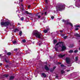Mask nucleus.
Listing matches in <instances>:
<instances>
[{
    "label": "nucleus",
    "mask_w": 80,
    "mask_h": 80,
    "mask_svg": "<svg viewBox=\"0 0 80 80\" xmlns=\"http://www.w3.org/2000/svg\"><path fill=\"white\" fill-rule=\"evenodd\" d=\"M22 31H20L19 33V34L20 35V37L22 36Z\"/></svg>",
    "instance_id": "23"
},
{
    "label": "nucleus",
    "mask_w": 80,
    "mask_h": 80,
    "mask_svg": "<svg viewBox=\"0 0 80 80\" xmlns=\"http://www.w3.org/2000/svg\"><path fill=\"white\" fill-rule=\"evenodd\" d=\"M38 42V43H39V46H40V45H42V41H38V40H37Z\"/></svg>",
    "instance_id": "10"
},
{
    "label": "nucleus",
    "mask_w": 80,
    "mask_h": 80,
    "mask_svg": "<svg viewBox=\"0 0 80 80\" xmlns=\"http://www.w3.org/2000/svg\"><path fill=\"white\" fill-rule=\"evenodd\" d=\"M4 76H5V77H8V74H5L4 75Z\"/></svg>",
    "instance_id": "34"
},
{
    "label": "nucleus",
    "mask_w": 80,
    "mask_h": 80,
    "mask_svg": "<svg viewBox=\"0 0 80 80\" xmlns=\"http://www.w3.org/2000/svg\"><path fill=\"white\" fill-rule=\"evenodd\" d=\"M30 7H31V6H30V5L28 6V8H30Z\"/></svg>",
    "instance_id": "46"
},
{
    "label": "nucleus",
    "mask_w": 80,
    "mask_h": 80,
    "mask_svg": "<svg viewBox=\"0 0 80 80\" xmlns=\"http://www.w3.org/2000/svg\"><path fill=\"white\" fill-rule=\"evenodd\" d=\"M16 12H18V11H16Z\"/></svg>",
    "instance_id": "62"
},
{
    "label": "nucleus",
    "mask_w": 80,
    "mask_h": 80,
    "mask_svg": "<svg viewBox=\"0 0 80 80\" xmlns=\"http://www.w3.org/2000/svg\"><path fill=\"white\" fill-rule=\"evenodd\" d=\"M18 50V49H14V51H15L16 52H17Z\"/></svg>",
    "instance_id": "38"
},
{
    "label": "nucleus",
    "mask_w": 80,
    "mask_h": 80,
    "mask_svg": "<svg viewBox=\"0 0 80 80\" xmlns=\"http://www.w3.org/2000/svg\"><path fill=\"white\" fill-rule=\"evenodd\" d=\"M69 53H73V50H70L69 51Z\"/></svg>",
    "instance_id": "26"
},
{
    "label": "nucleus",
    "mask_w": 80,
    "mask_h": 80,
    "mask_svg": "<svg viewBox=\"0 0 80 80\" xmlns=\"http://www.w3.org/2000/svg\"><path fill=\"white\" fill-rule=\"evenodd\" d=\"M66 61L68 64L70 63V58H66Z\"/></svg>",
    "instance_id": "6"
},
{
    "label": "nucleus",
    "mask_w": 80,
    "mask_h": 80,
    "mask_svg": "<svg viewBox=\"0 0 80 80\" xmlns=\"http://www.w3.org/2000/svg\"><path fill=\"white\" fill-rule=\"evenodd\" d=\"M22 10L23 11V8H22Z\"/></svg>",
    "instance_id": "52"
},
{
    "label": "nucleus",
    "mask_w": 80,
    "mask_h": 80,
    "mask_svg": "<svg viewBox=\"0 0 80 80\" xmlns=\"http://www.w3.org/2000/svg\"><path fill=\"white\" fill-rule=\"evenodd\" d=\"M61 66L62 67H64V65L63 64H61Z\"/></svg>",
    "instance_id": "40"
},
{
    "label": "nucleus",
    "mask_w": 80,
    "mask_h": 80,
    "mask_svg": "<svg viewBox=\"0 0 80 80\" xmlns=\"http://www.w3.org/2000/svg\"><path fill=\"white\" fill-rule=\"evenodd\" d=\"M1 56H2V55L1 54H0V57H1Z\"/></svg>",
    "instance_id": "59"
},
{
    "label": "nucleus",
    "mask_w": 80,
    "mask_h": 80,
    "mask_svg": "<svg viewBox=\"0 0 80 80\" xmlns=\"http://www.w3.org/2000/svg\"><path fill=\"white\" fill-rule=\"evenodd\" d=\"M2 20H1V21H2Z\"/></svg>",
    "instance_id": "64"
},
{
    "label": "nucleus",
    "mask_w": 80,
    "mask_h": 80,
    "mask_svg": "<svg viewBox=\"0 0 80 80\" xmlns=\"http://www.w3.org/2000/svg\"><path fill=\"white\" fill-rule=\"evenodd\" d=\"M47 12H45V13H44V15H47Z\"/></svg>",
    "instance_id": "45"
},
{
    "label": "nucleus",
    "mask_w": 80,
    "mask_h": 80,
    "mask_svg": "<svg viewBox=\"0 0 80 80\" xmlns=\"http://www.w3.org/2000/svg\"><path fill=\"white\" fill-rule=\"evenodd\" d=\"M53 42L54 44H55L56 42H57V41L56 39H55L53 40Z\"/></svg>",
    "instance_id": "22"
},
{
    "label": "nucleus",
    "mask_w": 80,
    "mask_h": 80,
    "mask_svg": "<svg viewBox=\"0 0 80 80\" xmlns=\"http://www.w3.org/2000/svg\"><path fill=\"white\" fill-rule=\"evenodd\" d=\"M69 71H70L69 70H67V72H69Z\"/></svg>",
    "instance_id": "53"
},
{
    "label": "nucleus",
    "mask_w": 80,
    "mask_h": 80,
    "mask_svg": "<svg viewBox=\"0 0 80 80\" xmlns=\"http://www.w3.org/2000/svg\"><path fill=\"white\" fill-rule=\"evenodd\" d=\"M18 12V13H20V12Z\"/></svg>",
    "instance_id": "63"
},
{
    "label": "nucleus",
    "mask_w": 80,
    "mask_h": 80,
    "mask_svg": "<svg viewBox=\"0 0 80 80\" xmlns=\"http://www.w3.org/2000/svg\"><path fill=\"white\" fill-rule=\"evenodd\" d=\"M44 14L43 13H42V15H43Z\"/></svg>",
    "instance_id": "56"
},
{
    "label": "nucleus",
    "mask_w": 80,
    "mask_h": 80,
    "mask_svg": "<svg viewBox=\"0 0 80 80\" xmlns=\"http://www.w3.org/2000/svg\"><path fill=\"white\" fill-rule=\"evenodd\" d=\"M70 7H71V8H74L73 6H70L69 7V8H70Z\"/></svg>",
    "instance_id": "41"
},
{
    "label": "nucleus",
    "mask_w": 80,
    "mask_h": 80,
    "mask_svg": "<svg viewBox=\"0 0 80 80\" xmlns=\"http://www.w3.org/2000/svg\"><path fill=\"white\" fill-rule=\"evenodd\" d=\"M1 25L2 27V26L7 27V26H8V25H10L11 26V23H10V22H2L1 23Z\"/></svg>",
    "instance_id": "3"
},
{
    "label": "nucleus",
    "mask_w": 80,
    "mask_h": 80,
    "mask_svg": "<svg viewBox=\"0 0 80 80\" xmlns=\"http://www.w3.org/2000/svg\"><path fill=\"white\" fill-rule=\"evenodd\" d=\"M21 6H22V7H23V4H21Z\"/></svg>",
    "instance_id": "55"
},
{
    "label": "nucleus",
    "mask_w": 80,
    "mask_h": 80,
    "mask_svg": "<svg viewBox=\"0 0 80 80\" xmlns=\"http://www.w3.org/2000/svg\"><path fill=\"white\" fill-rule=\"evenodd\" d=\"M45 69L46 70L48 71L49 70V68H48V67H47V66L46 65L45 67Z\"/></svg>",
    "instance_id": "12"
},
{
    "label": "nucleus",
    "mask_w": 80,
    "mask_h": 80,
    "mask_svg": "<svg viewBox=\"0 0 80 80\" xmlns=\"http://www.w3.org/2000/svg\"><path fill=\"white\" fill-rule=\"evenodd\" d=\"M65 54H63V55H62V54H60L59 55H58L59 57H60V58H63V57H65Z\"/></svg>",
    "instance_id": "8"
},
{
    "label": "nucleus",
    "mask_w": 80,
    "mask_h": 80,
    "mask_svg": "<svg viewBox=\"0 0 80 80\" xmlns=\"http://www.w3.org/2000/svg\"><path fill=\"white\" fill-rule=\"evenodd\" d=\"M50 71H51V72H52V71H53V69H51Z\"/></svg>",
    "instance_id": "48"
},
{
    "label": "nucleus",
    "mask_w": 80,
    "mask_h": 80,
    "mask_svg": "<svg viewBox=\"0 0 80 80\" xmlns=\"http://www.w3.org/2000/svg\"><path fill=\"white\" fill-rule=\"evenodd\" d=\"M1 65H2V63H0V66H1Z\"/></svg>",
    "instance_id": "51"
},
{
    "label": "nucleus",
    "mask_w": 80,
    "mask_h": 80,
    "mask_svg": "<svg viewBox=\"0 0 80 80\" xmlns=\"http://www.w3.org/2000/svg\"><path fill=\"white\" fill-rule=\"evenodd\" d=\"M18 25H20V23H18Z\"/></svg>",
    "instance_id": "58"
},
{
    "label": "nucleus",
    "mask_w": 80,
    "mask_h": 80,
    "mask_svg": "<svg viewBox=\"0 0 80 80\" xmlns=\"http://www.w3.org/2000/svg\"><path fill=\"white\" fill-rule=\"evenodd\" d=\"M69 47H70V48H72V47H73V46H69Z\"/></svg>",
    "instance_id": "50"
},
{
    "label": "nucleus",
    "mask_w": 80,
    "mask_h": 80,
    "mask_svg": "<svg viewBox=\"0 0 80 80\" xmlns=\"http://www.w3.org/2000/svg\"><path fill=\"white\" fill-rule=\"evenodd\" d=\"M58 64H62V63H61V62H58Z\"/></svg>",
    "instance_id": "49"
},
{
    "label": "nucleus",
    "mask_w": 80,
    "mask_h": 80,
    "mask_svg": "<svg viewBox=\"0 0 80 80\" xmlns=\"http://www.w3.org/2000/svg\"><path fill=\"white\" fill-rule=\"evenodd\" d=\"M42 77H44L45 78L47 77V75L45 74V73H42L41 74Z\"/></svg>",
    "instance_id": "11"
},
{
    "label": "nucleus",
    "mask_w": 80,
    "mask_h": 80,
    "mask_svg": "<svg viewBox=\"0 0 80 80\" xmlns=\"http://www.w3.org/2000/svg\"><path fill=\"white\" fill-rule=\"evenodd\" d=\"M32 36H35L36 38H41L42 35L40 32H38L37 31L34 30L32 32Z\"/></svg>",
    "instance_id": "2"
},
{
    "label": "nucleus",
    "mask_w": 80,
    "mask_h": 80,
    "mask_svg": "<svg viewBox=\"0 0 80 80\" xmlns=\"http://www.w3.org/2000/svg\"><path fill=\"white\" fill-rule=\"evenodd\" d=\"M13 78H14V77L13 76H11L10 77V80H13Z\"/></svg>",
    "instance_id": "19"
},
{
    "label": "nucleus",
    "mask_w": 80,
    "mask_h": 80,
    "mask_svg": "<svg viewBox=\"0 0 80 80\" xmlns=\"http://www.w3.org/2000/svg\"><path fill=\"white\" fill-rule=\"evenodd\" d=\"M62 22H64L65 24L66 25H71L72 27H73V24H72V23L69 22V20L68 19V20H65L64 19H63Z\"/></svg>",
    "instance_id": "4"
},
{
    "label": "nucleus",
    "mask_w": 80,
    "mask_h": 80,
    "mask_svg": "<svg viewBox=\"0 0 80 80\" xmlns=\"http://www.w3.org/2000/svg\"><path fill=\"white\" fill-rule=\"evenodd\" d=\"M34 20H35V21H36V20H38V18H37L36 17L34 18Z\"/></svg>",
    "instance_id": "29"
},
{
    "label": "nucleus",
    "mask_w": 80,
    "mask_h": 80,
    "mask_svg": "<svg viewBox=\"0 0 80 80\" xmlns=\"http://www.w3.org/2000/svg\"><path fill=\"white\" fill-rule=\"evenodd\" d=\"M38 13L36 14V17H38V18H40L41 17V16L40 15H38Z\"/></svg>",
    "instance_id": "17"
},
{
    "label": "nucleus",
    "mask_w": 80,
    "mask_h": 80,
    "mask_svg": "<svg viewBox=\"0 0 80 80\" xmlns=\"http://www.w3.org/2000/svg\"><path fill=\"white\" fill-rule=\"evenodd\" d=\"M19 2H23V0H19Z\"/></svg>",
    "instance_id": "43"
},
{
    "label": "nucleus",
    "mask_w": 80,
    "mask_h": 80,
    "mask_svg": "<svg viewBox=\"0 0 80 80\" xmlns=\"http://www.w3.org/2000/svg\"><path fill=\"white\" fill-rule=\"evenodd\" d=\"M31 20H33V19L32 18H31Z\"/></svg>",
    "instance_id": "54"
},
{
    "label": "nucleus",
    "mask_w": 80,
    "mask_h": 80,
    "mask_svg": "<svg viewBox=\"0 0 80 80\" xmlns=\"http://www.w3.org/2000/svg\"><path fill=\"white\" fill-rule=\"evenodd\" d=\"M51 18L52 19H53V18H54V17L53 16H52L51 17Z\"/></svg>",
    "instance_id": "42"
},
{
    "label": "nucleus",
    "mask_w": 80,
    "mask_h": 80,
    "mask_svg": "<svg viewBox=\"0 0 80 80\" xmlns=\"http://www.w3.org/2000/svg\"><path fill=\"white\" fill-rule=\"evenodd\" d=\"M67 38V36H65L63 37V38H64V39H65Z\"/></svg>",
    "instance_id": "37"
},
{
    "label": "nucleus",
    "mask_w": 80,
    "mask_h": 80,
    "mask_svg": "<svg viewBox=\"0 0 80 80\" xmlns=\"http://www.w3.org/2000/svg\"><path fill=\"white\" fill-rule=\"evenodd\" d=\"M65 5L61 2H58L57 4V5L56 7L57 11H62L63 10H65Z\"/></svg>",
    "instance_id": "1"
},
{
    "label": "nucleus",
    "mask_w": 80,
    "mask_h": 80,
    "mask_svg": "<svg viewBox=\"0 0 80 80\" xmlns=\"http://www.w3.org/2000/svg\"><path fill=\"white\" fill-rule=\"evenodd\" d=\"M75 61L77 62V61H78V57H75Z\"/></svg>",
    "instance_id": "24"
},
{
    "label": "nucleus",
    "mask_w": 80,
    "mask_h": 80,
    "mask_svg": "<svg viewBox=\"0 0 80 80\" xmlns=\"http://www.w3.org/2000/svg\"><path fill=\"white\" fill-rule=\"evenodd\" d=\"M26 54H27V53H29L30 52V50H28V51L27 50L26 51Z\"/></svg>",
    "instance_id": "14"
},
{
    "label": "nucleus",
    "mask_w": 80,
    "mask_h": 80,
    "mask_svg": "<svg viewBox=\"0 0 80 80\" xmlns=\"http://www.w3.org/2000/svg\"><path fill=\"white\" fill-rule=\"evenodd\" d=\"M1 59H2V60H3V58H1Z\"/></svg>",
    "instance_id": "60"
},
{
    "label": "nucleus",
    "mask_w": 80,
    "mask_h": 80,
    "mask_svg": "<svg viewBox=\"0 0 80 80\" xmlns=\"http://www.w3.org/2000/svg\"><path fill=\"white\" fill-rule=\"evenodd\" d=\"M22 42H23V43H25V42H26V40H25V39H23V40H22Z\"/></svg>",
    "instance_id": "28"
},
{
    "label": "nucleus",
    "mask_w": 80,
    "mask_h": 80,
    "mask_svg": "<svg viewBox=\"0 0 80 80\" xmlns=\"http://www.w3.org/2000/svg\"><path fill=\"white\" fill-rule=\"evenodd\" d=\"M55 68H56V67L55 66L53 68V70H55Z\"/></svg>",
    "instance_id": "44"
},
{
    "label": "nucleus",
    "mask_w": 80,
    "mask_h": 80,
    "mask_svg": "<svg viewBox=\"0 0 80 80\" xmlns=\"http://www.w3.org/2000/svg\"><path fill=\"white\" fill-rule=\"evenodd\" d=\"M34 43H35V42H32V43H33V44H34Z\"/></svg>",
    "instance_id": "57"
},
{
    "label": "nucleus",
    "mask_w": 80,
    "mask_h": 80,
    "mask_svg": "<svg viewBox=\"0 0 80 80\" xmlns=\"http://www.w3.org/2000/svg\"><path fill=\"white\" fill-rule=\"evenodd\" d=\"M60 32L62 33L63 32V30L60 31Z\"/></svg>",
    "instance_id": "47"
},
{
    "label": "nucleus",
    "mask_w": 80,
    "mask_h": 80,
    "mask_svg": "<svg viewBox=\"0 0 80 80\" xmlns=\"http://www.w3.org/2000/svg\"><path fill=\"white\" fill-rule=\"evenodd\" d=\"M74 27H75V28H77V27H80V25H76L74 26Z\"/></svg>",
    "instance_id": "21"
},
{
    "label": "nucleus",
    "mask_w": 80,
    "mask_h": 80,
    "mask_svg": "<svg viewBox=\"0 0 80 80\" xmlns=\"http://www.w3.org/2000/svg\"><path fill=\"white\" fill-rule=\"evenodd\" d=\"M78 50H75L74 51V53H77V52H78Z\"/></svg>",
    "instance_id": "32"
},
{
    "label": "nucleus",
    "mask_w": 80,
    "mask_h": 80,
    "mask_svg": "<svg viewBox=\"0 0 80 80\" xmlns=\"http://www.w3.org/2000/svg\"><path fill=\"white\" fill-rule=\"evenodd\" d=\"M25 13H26L27 14H28V15L31 14V13L28 12V11H26Z\"/></svg>",
    "instance_id": "20"
},
{
    "label": "nucleus",
    "mask_w": 80,
    "mask_h": 80,
    "mask_svg": "<svg viewBox=\"0 0 80 80\" xmlns=\"http://www.w3.org/2000/svg\"><path fill=\"white\" fill-rule=\"evenodd\" d=\"M50 30V28H47V29H45L43 31L45 33H47L48 31Z\"/></svg>",
    "instance_id": "7"
},
{
    "label": "nucleus",
    "mask_w": 80,
    "mask_h": 80,
    "mask_svg": "<svg viewBox=\"0 0 80 80\" xmlns=\"http://www.w3.org/2000/svg\"><path fill=\"white\" fill-rule=\"evenodd\" d=\"M61 72L62 74H63V73H65V71H64L63 70H62L61 71Z\"/></svg>",
    "instance_id": "27"
},
{
    "label": "nucleus",
    "mask_w": 80,
    "mask_h": 80,
    "mask_svg": "<svg viewBox=\"0 0 80 80\" xmlns=\"http://www.w3.org/2000/svg\"><path fill=\"white\" fill-rule=\"evenodd\" d=\"M24 19V18H23V17H22L21 18V21H23Z\"/></svg>",
    "instance_id": "30"
},
{
    "label": "nucleus",
    "mask_w": 80,
    "mask_h": 80,
    "mask_svg": "<svg viewBox=\"0 0 80 80\" xmlns=\"http://www.w3.org/2000/svg\"><path fill=\"white\" fill-rule=\"evenodd\" d=\"M33 17H34V16H33V14L31 13L30 16H29V17L30 18H33Z\"/></svg>",
    "instance_id": "16"
},
{
    "label": "nucleus",
    "mask_w": 80,
    "mask_h": 80,
    "mask_svg": "<svg viewBox=\"0 0 80 80\" xmlns=\"http://www.w3.org/2000/svg\"><path fill=\"white\" fill-rule=\"evenodd\" d=\"M44 1H45L46 4H47L48 3V2H47V0H44Z\"/></svg>",
    "instance_id": "36"
},
{
    "label": "nucleus",
    "mask_w": 80,
    "mask_h": 80,
    "mask_svg": "<svg viewBox=\"0 0 80 80\" xmlns=\"http://www.w3.org/2000/svg\"><path fill=\"white\" fill-rule=\"evenodd\" d=\"M7 55H11V52H9L8 53Z\"/></svg>",
    "instance_id": "31"
},
{
    "label": "nucleus",
    "mask_w": 80,
    "mask_h": 80,
    "mask_svg": "<svg viewBox=\"0 0 80 80\" xmlns=\"http://www.w3.org/2000/svg\"><path fill=\"white\" fill-rule=\"evenodd\" d=\"M3 61H5V62H8V61H7V59H6V58H5V59H3Z\"/></svg>",
    "instance_id": "25"
},
{
    "label": "nucleus",
    "mask_w": 80,
    "mask_h": 80,
    "mask_svg": "<svg viewBox=\"0 0 80 80\" xmlns=\"http://www.w3.org/2000/svg\"><path fill=\"white\" fill-rule=\"evenodd\" d=\"M75 30H78V28H75Z\"/></svg>",
    "instance_id": "39"
},
{
    "label": "nucleus",
    "mask_w": 80,
    "mask_h": 80,
    "mask_svg": "<svg viewBox=\"0 0 80 80\" xmlns=\"http://www.w3.org/2000/svg\"><path fill=\"white\" fill-rule=\"evenodd\" d=\"M57 45H59V47H62L63 46V42H59L56 45V46L55 47V49L56 51H58V50L57 48H56Z\"/></svg>",
    "instance_id": "5"
},
{
    "label": "nucleus",
    "mask_w": 80,
    "mask_h": 80,
    "mask_svg": "<svg viewBox=\"0 0 80 80\" xmlns=\"http://www.w3.org/2000/svg\"><path fill=\"white\" fill-rule=\"evenodd\" d=\"M12 43L14 45H15V44H17V42L16 41H12Z\"/></svg>",
    "instance_id": "15"
},
{
    "label": "nucleus",
    "mask_w": 80,
    "mask_h": 80,
    "mask_svg": "<svg viewBox=\"0 0 80 80\" xmlns=\"http://www.w3.org/2000/svg\"><path fill=\"white\" fill-rule=\"evenodd\" d=\"M76 7H78V8H80V5L79 4H78V6H77V5H75Z\"/></svg>",
    "instance_id": "35"
},
{
    "label": "nucleus",
    "mask_w": 80,
    "mask_h": 80,
    "mask_svg": "<svg viewBox=\"0 0 80 80\" xmlns=\"http://www.w3.org/2000/svg\"><path fill=\"white\" fill-rule=\"evenodd\" d=\"M65 34H61V36H62V37H64L65 36Z\"/></svg>",
    "instance_id": "33"
},
{
    "label": "nucleus",
    "mask_w": 80,
    "mask_h": 80,
    "mask_svg": "<svg viewBox=\"0 0 80 80\" xmlns=\"http://www.w3.org/2000/svg\"><path fill=\"white\" fill-rule=\"evenodd\" d=\"M75 36H76V37H80V35L78 34H75Z\"/></svg>",
    "instance_id": "18"
},
{
    "label": "nucleus",
    "mask_w": 80,
    "mask_h": 80,
    "mask_svg": "<svg viewBox=\"0 0 80 80\" xmlns=\"http://www.w3.org/2000/svg\"><path fill=\"white\" fill-rule=\"evenodd\" d=\"M14 32L15 33L17 32H18V29H15L13 30Z\"/></svg>",
    "instance_id": "13"
},
{
    "label": "nucleus",
    "mask_w": 80,
    "mask_h": 80,
    "mask_svg": "<svg viewBox=\"0 0 80 80\" xmlns=\"http://www.w3.org/2000/svg\"><path fill=\"white\" fill-rule=\"evenodd\" d=\"M62 51H64L66 49V47H65V46L63 45L62 46Z\"/></svg>",
    "instance_id": "9"
},
{
    "label": "nucleus",
    "mask_w": 80,
    "mask_h": 80,
    "mask_svg": "<svg viewBox=\"0 0 80 80\" xmlns=\"http://www.w3.org/2000/svg\"><path fill=\"white\" fill-rule=\"evenodd\" d=\"M79 50H80V48H79Z\"/></svg>",
    "instance_id": "61"
}]
</instances>
